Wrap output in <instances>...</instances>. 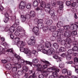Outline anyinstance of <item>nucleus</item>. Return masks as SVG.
<instances>
[{"label":"nucleus","mask_w":78,"mask_h":78,"mask_svg":"<svg viewBox=\"0 0 78 78\" xmlns=\"http://www.w3.org/2000/svg\"><path fill=\"white\" fill-rule=\"evenodd\" d=\"M16 58L18 60H16V63L13 65L14 66L12 67V70L13 71H17V68L19 69L22 67L21 65H23L25 62V60L21 57L15 54Z\"/></svg>","instance_id":"1"},{"label":"nucleus","mask_w":78,"mask_h":78,"mask_svg":"<svg viewBox=\"0 0 78 78\" xmlns=\"http://www.w3.org/2000/svg\"><path fill=\"white\" fill-rule=\"evenodd\" d=\"M41 61L44 63L45 64L44 65L42 66V65L39 64H38L36 65V66H37V68L36 69L37 71H38V72H42L43 69H45L47 68L48 66L50 65V63L45 60L44 59H42L41 60Z\"/></svg>","instance_id":"2"},{"label":"nucleus","mask_w":78,"mask_h":78,"mask_svg":"<svg viewBox=\"0 0 78 78\" xmlns=\"http://www.w3.org/2000/svg\"><path fill=\"white\" fill-rule=\"evenodd\" d=\"M38 23V26H39L40 28H42L44 32L47 31V30H48V27L47 26H44V24L43 23V20H38L37 21Z\"/></svg>","instance_id":"3"},{"label":"nucleus","mask_w":78,"mask_h":78,"mask_svg":"<svg viewBox=\"0 0 78 78\" xmlns=\"http://www.w3.org/2000/svg\"><path fill=\"white\" fill-rule=\"evenodd\" d=\"M14 41H15L16 43H17V46L19 48L21 47H24L26 45L25 43L23 41H20V38L16 37L14 39Z\"/></svg>","instance_id":"4"},{"label":"nucleus","mask_w":78,"mask_h":78,"mask_svg":"<svg viewBox=\"0 0 78 78\" xmlns=\"http://www.w3.org/2000/svg\"><path fill=\"white\" fill-rule=\"evenodd\" d=\"M23 46L21 47L20 48V51L21 52H24L26 54H27V56H30L31 55V53L30 52V50H28L27 48H25L23 47Z\"/></svg>","instance_id":"5"},{"label":"nucleus","mask_w":78,"mask_h":78,"mask_svg":"<svg viewBox=\"0 0 78 78\" xmlns=\"http://www.w3.org/2000/svg\"><path fill=\"white\" fill-rule=\"evenodd\" d=\"M66 42L67 43L65 45V47L66 48H69L71 47V43L72 40L69 38H68L66 39Z\"/></svg>","instance_id":"6"},{"label":"nucleus","mask_w":78,"mask_h":78,"mask_svg":"<svg viewBox=\"0 0 78 78\" xmlns=\"http://www.w3.org/2000/svg\"><path fill=\"white\" fill-rule=\"evenodd\" d=\"M47 71L48 72H53V71H54V72H59V69H58L56 67L53 66L52 67L50 68H48L47 69Z\"/></svg>","instance_id":"7"},{"label":"nucleus","mask_w":78,"mask_h":78,"mask_svg":"<svg viewBox=\"0 0 78 78\" xmlns=\"http://www.w3.org/2000/svg\"><path fill=\"white\" fill-rule=\"evenodd\" d=\"M39 62V60L37 58H34L32 60V62L28 61H24V63H26L27 64H29L31 66L33 63H34V64H37Z\"/></svg>","instance_id":"8"},{"label":"nucleus","mask_w":78,"mask_h":78,"mask_svg":"<svg viewBox=\"0 0 78 78\" xmlns=\"http://www.w3.org/2000/svg\"><path fill=\"white\" fill-rule=\"evenodd\" d=\"M40 6L37 7L36 10H37V11H39L40 9H41V12H42L43 8L45 7V3L44 2L42 1L40 3Z\"/></svg>","instance_id":"9"},{"label":"nucleus","mask_w":78,"mask_h":78,"mask_svg":"<svg viewBox=\"0 0 78 78\" xmlns=\"http://www.w3.org/2000/svg\"><path fill=\"white\" fill-rule=\"evenodd\" d=\"M64 29L60 28L57 30V32H54L52 34V36H58V33H64Z\"/></svg>","instance_id":"10"},{"label":"nucleus","mask_w":78,"mask_h":78,"mask_svg":"<svg viewBox=\"0 0 78 78\" xmlns=\"http://www.w3.org/2000/svg\"><path fill=\"white\" fill-rule=\"evenodd\" d=\"M37 27H35L33 28V29H32V31L33 30L34 33L35 34L36 36H39V26Z\"/></svg>","instance_id":"11"},{"label":"nucleus","mask_w":78,"mask_h":78,"mask_svg":"<svg viewBox=\"0 0 78 78\" xmlns=\"http://www.w3.org/2000/svg\"><path fill=\"white\" fill-rule=\"evenodd\" d=\"M23 70L22 71H19L18 72L17 74L18 75H22L23 74V72L24 73H26L28 71V67L26 66H24L23 67Z\"/></svg>","instance_id":"12"},{"label":"nucleus","mask_w":78,"mask_h":78,"mask_svg":"<svg viewBox=\"0 0 78 78\" xmlns=\"http://www.w3.org/2000/svg\"><path fill=\"white\" fill-rule=\"evenodd\" d=\"M36 48H37V49L36 50L37 51H42V50H43L44 48V44H41L40 45L37 44L35 46Z\"/></svg>","instance_id":"13"},{"label":"nucleus","mask_w":78,"mask_h":78,"mask_svg":"<svg viewBox=\"0 0 78 78\" xmlns=\"http://www.w3.org/2000/svg\"><path fill=\"white\" fill-rule=\"evenodd\" d=\"M73 45H76L77 46H75L73 48V51H78V42L76 41H74L73 42Z\"/></svg>","instance_id":"14"},{"label":"nucleus","mask_w":78,"mask_h":78,"mask_svg":"<svg viewBox=\"0 0 78 78\" xmlns=\"http://www.w3.org/2000/svg\"><path fill=\"white\" fill-rule=\"evenodd\" d=\"M26 5V3L24 2L23 1L21 2L20 5H19V9H23L25 8Z\"/></svg>","instance_id":"15"},{"label":"nucleus","mask_w":78,"mask_h":78,"mask_svg":"<svg viewBox=\"0 0 78 78\" xmlns=\"http://www.w3.org/2000/svg\"><path fill=\"white\" fill-rule=\"evenodd\" d=\"M57 3L60 6L59 7V10H58L57 11L58 12H59V11L63 9V8H64V6H63V4L62 3V1H58L57 2Z\"/></svg>","instance_id":"16"},{"label":"nucleus","mask_w":78,"mask_h":78,"mask_svg":"<svg viewBox=\"0 0 78 78\" xmlns=\"http://www.w3.org/2000/svg\"><path fill=\"white\" fill-rule=\"evenodd\" d=\"M7 30V31H9L10 33H12L14 31H15V28L14 27H13L12 26H11L9 29L7 27L6 28Z\"/></svg>","instance_id":"17"},{"label":"nucleus","mask_w":78,"mask_h":78,"mask_svg":"<svg viewBox=\"0 0 78 78\" xmlns=\"http://www.w3.org/2000/svg\"><path fill=\"white\" fill-rule=\"evenodd\" d=\"M54 51V48H51L49 49L47 51V55H51Z\"/></svg>","instance_id":"18"},{"label":"nucleus","mask_w":78,"mask_h":78,"mask_svg":"<svg viewBox=\"0 0 78 78\" xmlns=\"http://www.w3.org/2000/svg\"><path fill=\"white\" fill-rule=\"evenodd\" d=\"M64 37V35H62V34H59V37H58L57 40L58 42H61V41H62L61 39H63Z\"/></svg>","instance_id":"19"},{"label":"nucleus","mask_w":78,"mask_h":78,"mask_svg":"<svg viewBox=\"0 0 78 78\" xmlns=\"http://www.w3.org/2000/svg\"><path fill=\"white\" fill-rule=\"evenodd\" d=\"M49 30L50 31L53 32L52 34L54 32H55V33H56V32H57L56 30V27L55 26H51Z\"/></svg>","instance_id":"20"},{"label":"nucleus","mask_w":78,"mask_h":78,"mask_svg":"<svg viewBox=\"0 0 78 78\" xmlns=\"http://www.w3.org/2000/svg\"><path fill=\"white\" fill-rule=\"evenodd\" d=\"M12 50L13 49L12 48L11 49H9L7 50V51H8V53H10V55H12V57H14V56H15L16 57V54H15V55H14V54L13 53V50Z\"/></svg>","instance_id":"21"},{"label":"nucleus","mask_w":78,"mask_h":78,"mask_svg":"<svg viewBox=\"0 0 78 78\" xmlns=\"http://www.w3.org/2000/svg\"><path fill=\"white\" fill-rule=\"evenodd\" d=\"M35 42L36 40H30L28 42V44L29 45L33 46V45H35Z\"/></svg>","instance_id":"22"},{"label":"nucleus","mask_w":78,"mask_h":78,"mask_svg":"<svg viewBox=\"0 0 78 78\" xmlns=\"http://www.w3.org/2000/svg\"><path fill=\"white\" fill-rule=\"evenodd\" d=\"M49 13L51 16L52 18L55 17V10H50Z\"/></svg>","instance_id":"23"},{"label":"nucleus","mask_w":78,"mask_h":78,"mask_svg":"<svg viewBox=\"0 0 78 78\" xmlns=\"http://www.w3.org/2000/svg\"><path fill=\"white\" fill-rule=\"evenodd\" d=\"M41 1H42V0H37V1H34L33 3V6L34 7L37 6V5H38V2L41 3Z\"/></svg>","instance_id":"24"},{"label":"nucleus","mask_w":78,"mask_h":78,"mask_svg":"<svg viewBox=\"0 0 78 78\" xmlns=\"http://www.w3.org/2000/svg\"><path fill=\"white\" fill-rule=\"evenodd\" d=\"M35 12L33 11H29V15H30L32 17H34L35 16Z\"/></svg>","instance_id":"25"},{"label":"nucleus","mask_w":78,"mask_h":78,"mask_svg":"<svg viewBox=\"0 0 78 78\" xmlns=\"http://www.w3.org/2000/svg\"><path fill=\"white\" fill-rule=\"evenodd\" d=\"M53 75L50 76L49 78H54L55 77H58V73L56 72H53Z\"/></svg>","instance_id":"26"},{"label":"nucleus","mask_w":78,"mask_h":78,"mask_svg":"<svg viewBox=\"0 0 78 78\" xmlns=\"http://www.w3.org/2000/svg\"><path fill=\"white\" fill-rule=\"evenodd\" d=\"M21 17L22 20V22H25L26 20V19H28V17L27 16V15H26L25 16L21 15Z\"/></svg>","instance_id":"27"},{"label":"nucleus","mask_w":78,"mask_h":78,"mask_svg":"<svg viewBox=\"0 0 78 78\" xmlns=\"http://www.w3.org/2000/svg\"><path fill=\"white\" fill-rule=\"evenodd\" d=\"M45 45L47 48H50L51 46V44L50 42L46 41L45 43Z\"/></svg>","instance_id":"28"},{"label":"nucleus","mask_w":78,"mask_h":78,"mask_svg":"<svg viewBox=\"0 0 78 78\" xmlns=\"http://www.w3.org/2000/svg\"><path fill=\"white\" fill-rule=\"evenodd\" d=\"M57 26L58 28H60L63 27V23L62 21H59L57 24Z\"/></svg>","instance_id":"29"},{"label":"nucleus","mask_w":78,"mask_h":78,"mask_svg":"<svg viewBox=\"0 0 78 78\" xmlns=\"http://www.w3.org/2000/svg\"><path fill=\"white\" fill-rule=\"evenodd\" d=\"M36 50H37V49H36V50H32V52H31V51H30V52L31 53V54H32L34 55H35V56H37V55H38V53L37 52H38L39 51H37Z\"/></svg>","instance_id":"30"},{"label":"nucleus","mask_w":78,"mask_h":78,"mask_svg":"<svg viewBox=\"0 0 78 78\" xmlns=\"http://www.w3.org/2000/svg\"><path fill=\"white\" fill-rule=\"evenodd\" d=\"M43 10H45L47 13H49V12H50V9L46 7V4L45 3V6L44 7H43Z\"/></svg>","instance_id":"31"},{"label":"nucleus","mask_w":78,"mask_h":78,"mask_svg":"<svg viewBox=\"0 0 78 78\" xmlns=\"http://www.w3.org/2000/svg\"><path fill=\"white\" fill-rule=\"evenodd\" d=\"M46 23L47 25H51L53 23V21L51 20H48L46 21Z\"/></svg>","instance_id":"32"},{"label":"nucleus","mask_w":78,"mask_h":78,"mask_svg":"<svg viewBox=\"0 0 78 78\" xmlns=\"http://www.w3.org/2000/svg\"><path fill=\"white\" fill-rule=\"evenodd\" d=\"M29 74H31V73H32V76H32L33 78H36V75H35V73L34 71H29Z\"/></svg>","instance_id":"33"},{"label":"nucleus","mask_w":78,"mask_h":78,"mask_svg":"<svg viewBox=\"0 0 78 78\" xmlns=\"http://www.w3.org/2000/svg\"><path fill=\"white\" fill-rule=\"evenodd\" d=\"M67 31H66L64 34H62V35H64V36H65V37H70V35L69 33Z\"/></svg>","instance_id":"34"},{"label":"nucleus","mask_w":78,"mask_h":78,"mask_svg":"<svg viewBox=\"0 0 78 78\" xmlns=\"http://www.w3.org/2000/svg\"><path fill=\"white\" fill-rule=\"evenodd\" d=\"M25 36V30L23 31V32H20V37H23V36Z\"/></svg>","instance_id":"35"},{"label":"nucleus","mask_w":78,"mask_h":78,"mask_svg":"<svg viewBox=\"0 0 78 78\" xmlns=\"http://www.w3.org/2000/svg\"><path fill=\"white\" fill-rule=\"evenodd\" d=\"M17 30H18V31H19L20 32V33L21 32H22L23 31H24L23 30V28L20 26L18 27H17Z\"/></svg>","instance_id":"36"},{"label":"nucleus","mask_w":78,"mask_h":78,"mask_svg":"<svg viewBox=\"0 0 78 78\" xmlns=\"http://www.w3.org/2000/svg\"><path fill=\"white\" fill-rule=\"evenodd\" d=\"M5 51V49L3 48L2 46H0V55L2 54H3L4 52L3 51Z\"/></svg>","instance_id":"37"},{"label":"nucleus","mask_w":78,"mask_h":78,"mask_svg":"<svg viewBox=\"0 0 78 78\" xmlns=\"http://www.w3.org/2000/svg\"><path fill=\"white\" fill-rule=\"evenodd\" d=\"M52 6V4L50 2H49L47 3V5H46V7L48 8H51Z\"/></svg>","instance_id":"38"},{"label":"nucleus","mask_w":78,"mask_h":78,"mask_svg":"<svg viewBox=\"0 0 78 78\" xmlns=\"http://www.w3.org/2000/svg\"><path fill=\"white\" fill-rule=\"evenodd\" d=\"M64 28L66 30H69L70 28V26L69 25H65L64 26Z\"/></svg>","instance_id":"39"},{"label":"nucleus","mask_w":78,"mask_h":78,"mask_svg":"<svg viewBox=\"0 0 78 78\" xmlns=\"http://www.w3.org/2000/svg\"><path fill=\"white\" fill-rule=\"evenodd\" d=\"M66 59L67 61H70L72 58V56L69 55L67 54L66 56Z\"/></svg>","instance_id":"40"},{"label":"nucleus","mask_w":78,"mask_h":78,"mask_svg":"<svg viewBox=\"0 0 78 78\" xmlns=\"http://www.w3.org/2000/svg\"><path fill=\"white\" fill-rule=\"evenodd\" d=\"M54 47L56 49H58L59 48V45L57 43H55L53 44Z\"/></svg>","instance_id":"41"},{"label":"nucleus","mask_w":78,"mask_h":78,"mask_svg":"<svg viewBox=\"0 0 78 78\" xmlns=\"http://www.w3.org/2000/svg\"><path fill=\"white\" fill-rule=\"evenodd\" d=\"M67 55H71L72 53H73V51L72 49L69 50L68 51V52L67 53Z\"/></svg>","instance_id":"42"},{"label":"nucleus","mask_w":78,"mask_h":78,"mask_svg":"<svg viewBox=\"0 0 78 78\" xmlns=\"http://www.w3.org/2000/svg\"><path fill=\"white\" fill-rule=\"evenodd\" d=\"M71 5L72 6L75 8H76L78 6V4H76V3L75 2H73L71 3Z\"/></svg>","instance_id":"43"},{"label":"nucleus","mask_w":78,"mask_h":78,"mask_svg":"<svg viewBox=\"0 0 78 78\" xmlns=\"http://www.w3.org/2000/svg\"><path fill=\"white\" fill-rule=\"evenodd\" d=\"M59 50L61 52H63V51H65L66 49L64 47H61L59 49Z\"/></svg>","instance_id":"44"},{"label":"nucleus","mask_w":78,"mask_h":78,"mask_svg":"<svg viewBox=\"0 0 78 78\" xmlns=\"http://www.w3.org/2000/svg\"><path fill=\"white\" fill-rule=\"evenodd\" d=\"M26 8L27 9H30L31 8V4L30 3L27 4L26 5Z\"/></svg>","instance_id":"45"},{"label":"nucleus","mask_w":78,"mask_h":78,"mask_svg":"<svg viewBox=\"0 0 78 78\" xmlns=\"http://www.w3.org/2000/svg\"><path fill=\"white\" fill-rule=\"evenodd\" d=\"M60 42L61 44H62V45H65L66 44V41L64 40H62Z\"/></svg>","instance_id":"46"},{"label":"nucleus","mask_w":78,"mask_h":78,"mask_svg":"<svg viewBox=\"0 0 78 78\" xmlns=\"http://www.w3.org/2000/svg\"><path fill=\"white\" fill-rule=\"evenodd\" d=\"M64 67V63L63 62H62L60 64L59 67L60 68H63Z\"/></svg>","instance_id":"47"},{"label":"nucleus","mask_w":78,"mask_h":78,"mask_svg":"<svg viewBox=\"0 0 78 78\" xmlns=\"http://www.w3.org/2000/svg\"><path fill=\"white\" fill-rule=\"evenodd\" d=\"M53 57L54 59H58L59 58V57L56 54H53Z\"/></svg>","instance_id":"48"},{"label":"nucleus","mask_w":78,"mask_h":78,"mask_svg":"<svg viewBox=\"0 0 78 78\" xmlns=\"http://www.w3.org/2000/svg\"><path fill=\"white\" fill-rule=\"evenodd\" d=\"M67 73L68 76H71L72 75V71H67Z\"/></svg>","instance_id":"49"},{"label":"nucleus","mask_w":78,"mask_h":78,"mask_svg":"<svg viewBox=\"0 0 78 78\" xmlns=\"http://www.w3.org/2000/svg\"><path fill=\"white\" fill-rule=\"evenodd\" d=\"M43 75H44L45 76H47L48 75V73L47 71H44Z\"/></svg>","instance_id":"50"},{"label":"nucleus","mask_w":78,"mask_h":78,"mask_svg":"<svg viewBox=\"0 0 78 78\" xmlns=\"http://www.w3.org/2000/svg\"><path fill=\"white\" fill-rule=\"evenodd\" d=\"M53 37H52L50 38V39L51 40V41H55V39H56V37H57V36L55 37L53 36Z\"/></svg>","instance_id":"51"},{"label":"nucleus","mask_w":78,"mask_h":78,"mask_svg":"<svg viewBox=\"0 0 78 78\" xmlns=\"http://www.w3.org/2000/svg\"><path fill=\"white\" fill-rule=\"evenodd\" d=\"M41 51H42V53H43L44 54H47V51L44 49H42Z\"/></svg>","instance_id":"52"},{"label":"nucleus","mask_w":78,"mask_h":78,"mask_svg":"<svg viewBox=\"0 0 78 78\" xmlns=\"http://www.w3.org/2000/svg\"><path fill=\"white\" fill-rule=\"evenodd\" d=\"M15 34L16 36H20V33H19L18 31H16L15 33Z\"/></svg>","instance_id":"53"},{"label":"nucleus","mask_w":78,"mask_h":78,"mask_svg":"<svg viewBox=\"0 0 78 78\" xmlns=\"http://www.w3.org/2000/svg\"><path fill=\"white\" fill-rule=\"evenodd\" d=\"M9 20V18H4V22L5 23H7Z\"/></svg>","instance_id":"54"},{"label":"nucleus","mask_w":78,"mask_h":78,"mask_svg":"<svg viewBox=\"0 0 78 78\" xmlns=\"http://www.w3.org/2000/svg\"><path fill=\"white\" fill-rule=\"evenodd\" d=\"M66 72H67V69H64L62 70V73L63 74H65Z\"/></svg>","instance_id":"55"},{"label":"nucleus","mask_w":78,"mask_h":78,"mask_svg":"<svg viewBox=\"0 0 78 78\" xmlns=\"http://www.w3.org/2000/svg\"><path fill=\"white\" fill-rule=\"evenodd\" d=\"M67 55V53H63L61 55V56L62 57H63L64 58H65V57H66V56Z\"/></svg>","instance_id":"56"},{"label":"nucleus","mask_w":78,"mask_h":78,"mask_svg":"<svg viewBox=\"0 0 78 78\" xmlns=\"http://www.w3.org/2000/svg\"><path fill=\"white\" fill-rule=\"evenodd\" d=\"M73 26L74 27L73 28V30L76 29V30H77V29L78 28V26L75 24L73 25Z\"/></svg>","instance_id":"57"},{"label":"nucleus","mask_w":78,"mask_h":78,"mask_svg":"<svg viewBox=\"0 0 78 78\" xmlns=\"http://www.w3.org/2000/svg\"><path fill=\"white\" fill-rule=\"evenodd\" d=\"M74 62L76 63V64L78 63V58H74Z\"/></svg>","instance_id":"58"},{"label":"nucleus","mask_w":78,"mask_h":78,"mask_svg":"<svg viewBox=\"0 0 78 78\" xmlns=\"http://www.w3.org/2000/svg\"><path fill=\"white\" fill-rule=\"evenodd\" d=\"M71 33L73 35H76L77 34V32H76V31H73Z\"/></svg>","instance_id":"59"},{"label":"nucleus","mask_w":78,"mask_h":78,"mask_svg":"<svg viewBox=\"0 0 78 78\" xmlns=\"http://www.w3.org/2000/svg\"><path fill=\"white\" fill-rule=\"evenodd\" d=\"M66 3L67 6H70L71 5V3L69 1H67Z\"/></svg>","instance_id":"60"},{"label":"nucleus","mask_w":78,"mask_h":78,"mask_svg":"<svg viewBox=\"0 0 78 78\" xmlns=\"http://www.w3.org/2000/svg\"><path fill=\"white\" fill-rule=\"evenodd\" d=\"M10 38L12 39L14 38V35H13V34L12 33H10Z\"/></svg>","instance_id":"61"},{"label":"nucleus","mask_w":78,"mask_h":78,"mask_svg":"<svg viewBox=\"0 0 78 78\" xmlns=\"http://www.w3.org/2000/svg\"><path fill=\"white\" fill-rule=\"evenodd\" d=\"M19 22L20 21L19 20H15V23H16V24H17V25H19Z\"/></svg>","instance_id":"62"},{"label":"nucleus","mask_w":78,"mask_h":78,"mask_svg":"<svg viewBox=\"0 0 78 78\" xmlns=\"http://www.w3.org/2000/svg\"><path fill=\"white\" fill-rule=\"evenodd\" d=\"M67 76L66 75L65 76H61L59 77V78H67Z\"/></svg>","instance_id":"63"},{"label":"nucleus","mask_w":78,"mask_h":78,"mask_svg":"<svg viewBox=\"0 0 78 78\" xmlns=\"http://www.w3.org/2000/svg\"><path fill=\"white\" fill-rule=\"evenodd\" d=\"M44 76L43 74L40 75L39 76V78H44Z\"/></svg>","instance_id":"64"}]
</instances>
